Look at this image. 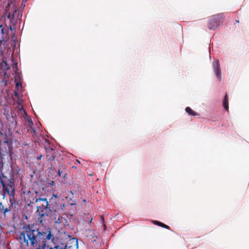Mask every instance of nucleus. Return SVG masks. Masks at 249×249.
Returning <instances> with one entry per match:
<instances>
[{
	"label": "nucleus",
	"instance_id": "nucleus-1",
	"mask_svg": "<svg viewBox=\"0 0 249 249\" xmlns=\"http://www.w3.org/2000/svg\"><path fill=\"white\" fill-rule=\"evenodd\" d=\"M24 231L21 232L19 239L21 244L34 248H40V245L45 240H51L54 244L55 237L50 228L41 230L34 225L28 224L24 228Z\"/></svg>",
	"mask_w": 249,
	"mask_h": 249
},
{
	"label": "nucleus",
	"instance_id": "nucleus-2",
	"mask_svg": "<svg viewBox=\"0 0 249 249\" xmlns=\"http://www.w3.org/2000/svg\"><path fill=\"white\" fill-rule=\"evenodd\" d=\"M0 183L2 186L4 193H7L9 196L11 205L16 207L17 203L15 199V189L14 179L12 178H8L1 173L0 175Z\"/></svg>",
	"mask_w": 249,
	"mask_h": 249
},
{
	"label": "nucleus",
	"instance_id": "nucleus-3",
	"mask_svg": "<svg viewBox=\"0 0 249 249\" xmlns=\"http://www.w3.org/2000/svg\"><path fill=\"white\" fill-rule=\"evenodd\" d=\"M42 201L43 203L39 204L36 206V213L39 216L38 222H42V218L44 216H51L52 215V210L49 207V202L46 198H38L35 200V203H38Z\"/></svg>",
	"mask_w": 249,
	"mask_h": 249
},
{
	"label": "nucleus",
	"instance_id": "nucleus-4",
	"mask_svg": "<svg viewBox=\"0 0 249 249\" xmlns=\"http://www.w3.org/2000/svg\"><path fill=\"white\" fill-rule=\"evenodd\" d=\"M224 18L223 13H219L211 16L208 22V28L210 30H215L220 26L221 20Z\"/></svg>",
	"mask_w": 249,
	"mask_h": 249
},
{
	"label": "nucleus",
	"instance_id": "nucleus-5",
	"mask_svg": "<svg viewBox=\"0 0 249 249\" xmlns=\"http://www.w3.org/2000/svg\"><path fill=\"white\" fill-rule=\"evenodd\" d=\"M9 29L7 27H3L2 25H0V43H5L9 38Z\"/></svg>",
	"mask_w": 249,
	"mask_h": 249
},
{
	"label": "nucleus",
	"instance_id": "nucleus-6",
	"mask_svg": "<svg viewBox=\"0 0 249 249\" xmlns=\"http://www.w3.org/2000/svg\"><path fill=\"white\" fill-rule=\"evenodd\" d=\"M213 71L218 80L221 79V71L220 64L218 60H214L213 62Z\"/></svg>",
	"mask_w": 249,
	"mask_h": 249
},
{
	"label": "nucleus",
	"instance_id": "nucleus-7",
	"mask_svg": "<svg viewBox=\"0 0 249 249\" xmlns=\"http://www.w3.org/2000/svg\"><path fill=\"white\" fill-rule=\"evenodd\" d=\"M223 106L224 109L228 111L229 110V102H228V97L227 94L225 95L223 101Z\"/></svg>",
	"mask_w": 249,
	"mask_h": 249
},
{
	"label": "nucleus",
	"instance_id": "nucleus-8",
	"mask_svg": "<svg viewBox=\"0 0 249 249\" xmlns=\"http://www.w3.org/2000/svg\"><path fill=\"white\" fill-rule=\"evenodd\" d=\"M152 222L155 225H156L159 226L160 227H161L162 228H164L170 230V227L169 226H168V225H165V224H164V223H162V222H161L160 221H157V220H153L152 221Z\"/></svg>",
	"mask_w": 249,
	"mask_h": 249
},
{
	"label": "nucleus",
	"instance_id": "nucleus-9",
	"mask_svg": "<svg viewBox=\"0 0 249 249\" xmlns=\"http://www.w3.org/2000/svg\"><path fill=\"white\" fill-rule=\"evenodd\" d=\"M185 111L189 115H192L194 116L197 115V113L193 110L190 107H186Z\"/></svg>",
	"mask_w": 249,
	"mask_h": 249
},
{
	"label": "nucleus",
	"instance_id": "nucleus-10",
	"mask_svg": "<svg viewBox=\"0 0 249 249\" xmlns=\"http://www.w3.org/2000/svg\"><path fill=\"white\" fill-rule=\"evenodd\" d=\"M16 84V89L18 91L21 92L22 91V82H15Z\"/></svg>",
	"mask_w": 249,
	"mask_h": 249
},
{
	"label": "nucleus",
	"instance_id": "nucleus-11",
	"mask_svg": "<svg viewBox=\"0 0 249 249\" xmlns=\"http://www.w3.org/2000/svg\"><path fill=\"white\" fill-rule=\"evenodd\" d=\"M21 81H22L21 76L18 74H16V76L15 77V82H18V81L21 82Z\"/></svg>",
	"mask_w": 249,
	"mask_h": 249
},
{
	"label": "nucleus",
	"instance_id": "nucleus-12",
	"mask_svg": "<svg viewBox=\"0 0 249 249\" xmlns=\"http://www.w3.org/2000/svg\"><path fill=\"white\" fill-rule=\"evenodd\" d=\"M71 241L75 243V246H76V248H78V239L77 238H73L71 239Z\"/></svg>",
	"mask_w": 249,
	"mask_h": 249
},
{
	"label": "nucleus",
	"instance_id": "nucleus-13",
	"mask_svg": "<svg viewBox=\"0 0 249 249\" xmlns=\"http://www.w3.org/2000/svg\"><path fill=\"white\" fill-rule=\"evenodd\" d=\"M10 211V209L8 208H6L5 209L4 208V210L2 213H3L4 216H5L6 213L9 212Z\"/></svg>",
	"mask_w": 249,
	"mask_h": 249
},
{
	"label": "nucleus",
	"instance_id": "nucleus-14",
	"mask_svg": "<svg viewBox=\"0 0 249 249\" xmlns=\"http://www.w3.org/2000/svg\"><path fill=\"white\" fill-rule=\"evenodd\" d=\"M19 92H20V91H18L17 90L14 91V96L18 99L19 98Z\"/></svg>",
	"mask_w": 249,
	"mask_h": 249
},
{
	"label": "nucleus",
	"instance_id": "nucleus-15",
	"mask_svg": "<svg viewBox=\"0 0 249 249\" xmlns=\"http://www.w3.org/2000/svg\"><path fill=\"white\" fill-rule=\"evenodd\" d=\"M4 210V207L2 205V202H0V213H1Z\"/></svg>",
	"mask_w": 249,
	"mask_h": 249
},
{
	"label": "nucleus",
	"instance_id": "nucleus-16",
	"mask_svg": "<svg viewBox=\"0 0 249 249\" xmlns=\"http://www.w3.org/2000/svg\"><path fill=\"white\" fill-rule=\"evenodd\" d=\"M54 160V157L53 156H51L50 157H49L48 159V160L49 161H53Z\"/></svg>",
	"mask_w": 249,
	"mask_h": 249
},
{
	"label": "nucleus",
	"instance_id": "nucleus-17",
	"mask_svg": "<svg viewBox=\"0 0 249 249\" xmlns=\"http://www.w3.org/2000/svg\"><path fill=\"white\" fill-rule=\"evenodd\" d=\"M62 245H63L62 244ZM67 248V245L63 246L62 247H60L59 246V249H66Z\"/></svg>",
	"mask_w": 249,
	"mask_h": 249
},
{
	"label": "nucleus",
	"instance_id": "nucleus-18",
	"mask_svg": "<svg viewBox=\"0 0 249 249\" xmlns=\"http://www.w3.org/2000/svg\"><path fill=\"white\" fill-rule=\"evenodd\" d=\"M49 169L52 170H55V169L53 167V165L52 164H51L50 166L49 167Z\"/></svg>",
	"mask_w": 249,
	"mask_h": 249
},
{
	"label": "nucleus",
	"instance_id": "nucleus-19",
	"mask_svg": "<svg viewBox=\"0 0 249 249\" xmlns=\"http://www.w3.org/2000/svg\"><path fill=\"white\" fill-rule=\"evenodd\" d=\"M1 82H2V83H4V84H5V85H6L7 83V79H6V80H3L1 81Z\"/></svg>",
	"mask_w": 249,
	"mask_h": 249
},
{
	"label": "nucleus",
	"instance_id": "nucleus-20",
	"mask_svg": "<svg viewBox=\"0 0 249 249\" xmlns=\"http://www.w3.org/2000/svg\"><path fill=\"white\" fill-rule=\"evenodd\" d=\"M59 246L57 245V246H55L53 248H52V249H59Z\"/></svg>",
	"mask_w": 249,
	"mask_h": 249
},
{
	"label": "nucleus",
	"instance_id": "nucleus-21",
	"mask_svg": "<svg viewBox=\"0 0 249 249\" xmlns=\"http://www.w3.org/2000/svg\"><path fill=\"white\" fill-rule=\"evenodd\" d=\"M76 203L75 201H73V203H71V204H70V205H71V206H74V205H76Z\"/></svg>",
	"mask_w": 249,
	"mask_h": 249
},
{
	"label": "nucleus",
	"instance_id": "nucleus-22",
	"mask_svg": "<svg viewBox=\"0 0 249 249\" xmlns=\"http://www.w3.org/2000/svg\"><path fill=\"white\" fill-rule=\"evenodd\" d=\"M42 157V155H39V156H38L37 157V160H40Z\"/></svg>",
	"mask_w": 249,
	"mask_h": 249
},
{
	"label": "nucleus",
	"instance_id": "nucleus-23",
	"mask_svg": "<svg viewBox=\"0 0 249 249\" xmlns=\"http://www.w3.org/2000/svg\"><path fill=\"white\" fill-rule=\"evenodd\" d=\"M61 172L60 171V170H59L58 171V175L59 176H61Z\"/></svg>",
	"mask_w": 249,
	"mask_h": 249
},
{
	"label": "nucleus",
	"instance_id": "nucleus-24",
	"mask_svg": "<svg viewBox=\"0 0 249 249\" xmlns=\"http://www.w3.org/2000/svg\"><path fill=\"white\" fill-rule=\"evenodd\" d=\"M53 196L55 197V198H57L58 197V196L57 195H54V194H53Z\"/></svg>",
	"mask_w": 249,
	"mask_h": 249
},
{
	"label": "nucleus",
	"instance_id": "nucleus-25",
	"mask_svg": "<svg viewBox=\"0 0 249 249\" xmlns=\"http://www.w3.org/2000/svg\"><path fill=\"white\" fill-rule=\"evenodd\" d=\"M59 219H58L57 221H55V223H60V221H59Z\"/></svg>",
	"mask_w": 249,
	"mask_h": 249
},
{
	"label": "nucleus",
	"instance_id": "nucleus-26",
	"mask_svg": "<svg viewBox=\"0 0 249 249\" xmlns=\"http://www.w3.org/2000/svg\"><path fill=\"white\" fill-rule=\"evenodd\" d=\"M9 29H10L11 31H13V29H12V27H11V26H10Z\"/></svg>",
	"mask_w": 249,
	"mask_h": 249
},
{
	"label": "nucleus",
	"instance_id": "nucleus-27",
	"mask_svg": "<svg viewBox=\"0 0 249 249\" xmlns=\"http://www.w3.org/2000/svg\"><path fill=\"white\" fill-rule=\"evenodd\" d=\"M10 16H11L10 14H8V16H7L8 18H10Z\"/></svg>",
	"mask_w": 249,
	"mask_h": 249
},
{
	"label": "nucleus",
	"instance_id": "nucleus-28",
	"mask_svg": "<svg viewBox=\"0 0 249 249\" xmlns=\"http://www.w3.org/2000/svg\"><path fill=\"white\" fill-rule=\"evenodd\" d=\"M70 193H71V195H73V192H72V191H70Z\"/></svg>",
	"mask_w": 249,
	"mask_h": 249
},
{
	"label": "nucleus",
	"instance_id": "nucleus-29",
	"mask_svg": "<svg viewBox=\"0 0 249 249\" xmlns=\"http://www.w3.org/2000/svg\"><path fill=\"white\" fill-rule=\"evenodd\" d=\"M70 200L71 201H72L73 202V201H74V200H72V199L71 198H70Z\"/></svg>",
	"mask_w": 249,
	"mask_h": 249
},
{
	"label": "nucleus",
	"instance_id": "nucleus-30",
	"mask_svg": "<svg viewBox=\"0 0 249 249\" xmlns=\"http://www.w3.org/2000/svg\"><path fill=\"white\" fill-rule=\"evenodd\" d=\"M64 207H65V204H63V205H62V209H63V208H64Z\"/></svg>",
	"mask_w": 249,
	"mask_h": 249
}]
</instances>
